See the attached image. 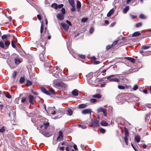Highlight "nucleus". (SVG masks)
Here are the masks:
<instances>
[{
    "mask_svg": "<svg viewBox=\"0 0 151 151\" xmlns=\"http://www.w3.org/2000/svg\"><path fill=\"white\" fill-rule=\"evenodd\" d=\"M49 125V122L44 123L42 127V129L40 130V133H41L45 136H50L53 132L54 127H50L48 130L47 127Z\"/></svg>",
    "mask_w": 151,
    "mask_h": 151,
    "instance_id": "nucleus-1",
    "label": "nucleus"
},
{
    "mask_svg": "<svg viewBox=\"0 0 151 151\" xmlns=\"http://www.w3.org/2000/svg\"><path fill=\"white\" fill-rule=\"evenodd\" d=\"M40 89L43 93L47 95H54L55 94V91L52 88L49 89L48 90L49 91L44 87H41Z\"/></svg>",
    "mask_w": 151,
    "mask_h": 151,
    "instance_id": "nucleus-2",
    "label": "nucleus"
},
{
    "mask_svg": "<svg viewBox=\"0 0 151 151\" xmlns=\"http://www.w3.org/2000/svg\"><path fill=\"white\" fill-rule=\"evenodd\" d=\"M62 13H58L57 15V18L59 20H62L64 19V14L65 13V9L64 8H62L61 10Z\"/></svg>",
    "mask_w": 151,
    "mask_h": 151,
    "instance_id": "nucleus-3",
    "label": "nucleus"
},
{
    "mask_svg": "<svg viewBox=\"0 0 151 151\" xmlns=\"http://www.w3.org/2000/svg\"><path fill=\"white\" fill-rule=\"evenodd\" d=\"M116 75H111L107 77V78L110 82H119L120 81V80L114 77L116 76Z\"/></svg>",
    "mask_w": 151,
    "mask_h": 151,
    "instance_id": "nucleus-4",
    "label": "nucleus"
},
{
    "mask_svg": "<svg viewBox=\"0 0 151 151\" xmlns=\"http://www.w3.org/2000/svg\"><path fill=\"white\" fill-rule=\"evenodd\" d=\"M99 125V121L96 119H92L90 123V126L93 127H95Z\"/></svg>",
    "mask_w": 151,
    "mask_h": 151,
    "instance_id": "nucleus-5",
    "label": "nucleus"
},
{
    "mask_svg": "<svg viewBox=\"0 0 151 151\" xmlns=\"http://www.w3.org/2000/svg\"><path fill=\"white\" fill-rule=\"evenodd\" d=\"M55 107H50L48 108V111H47V112L49 114H52L53 115L56 114L55 109Z\"/></svg>",
    "mask_w": 151,
    "mask_h": 151,
    "instance_id": "nucleus-6",
    "label": "nucleus"
},
{
    "mask_svg": "<svg viewBox=\"0 0 151 151\" xmlns=\"http://www.w3.org/2000/svg\"><path fill=\"white\" fill-rule=\"evenodd\" d=\"M67 151H70V149L73 147V143L68 140H67Z\"/></svg>",
    "mask_w": 151,
    "mask_h": 151,
    "instance_id": "nucleus-7",
    "label": "nucleus"
},
{
    "mask_svg": "<svg viewBox=\"0 0 151 151\" xmlns=\"http://www.w3.org/2000/svg\"><path fill=\"white\" fill-rule=\"evenodd\" d=\"M47 28L46 27H45V29L44 28L43 24H42L40 28V32L41 33V36H42L43 34L46 33Z\"/></svg>",
    "mask_w": 151,
    "mask_h": 151,
    "instance_id": "nucleus-8",
    "label": "nucleus"
},
{
    "mask_svg": "<svg viewBox=\"0 0 151 151\" xmlns=\"http://www.w3.org/2000/svg\"><path fill=\"white\" fill-rule=\"evenodd\" d=\"M55 81H54L53 82L54 84L57 86H60L63 88H64L65 87V85L63 82H60L55 83Z\"/></svg>",
    "mask_w": 151,
    "mask_h": 151,
    "instance_id": "nucleus-9",
    "label": "nucleus"
},
{
    "mask_svg": "<svg viewBox=\"0 0 151 151\" xmlns=\"http://www.w3.org/2000/svg\"><path fill=\"white\" fill-rule=\"evenodd\" d=\"M59 135L57 137V141H60L63 140V132L61 131H60L59 132Z\"/></svg>",
    "mask_w": 151,
    "mask_h": 151,
    "instance_id": "nucleus-10",
    "label": "nucleus"
},
{
    "mask_svg": "<svg viewBox=\"0 0 151 151\" xmlns=\"http://www.w3.org/2000/svg\"><path fill=\"white\" fill-rule=\"evenodd\" d=\"M14 60L15 64H19L22 62V59L19 57H17L15 58Z\"/></svg>",
    "mask_w": 151,
    "mask_h": 151,
    "instance_id": "nucleus-11",
    "label": "nucleus"
},
{
    "mask_svg": "<svg viewBox=\"0 0 151 151\" xmlns=\"http://www.w3.org/2000/svg\"><path fill=\"white\" fill-rule=\"evenodd\" d=\"M79 93H80V92L76 89L73 90L72 92V94L75 96H78Z\"/></svg>",
    "mask_w": 151,
    "mask_h": 151,
    "instance_id": "nucleus-12",
    "label": "nucleus"
},
{
    "mask_svg": "<svg viewBox=\"0 0 151 151\" xmlns=\"http://www.w3.org/2000/svg\"><path fill=\"white\" fill-rule=\"evenodd\" d=\"M82 113L83 114H91V110L90 109H85L83 110L82 111Z\"/></svg>",
    "mask_w": 151,
    "mask_h": 151,
    "instance_id": "nucleus-13",
    "label": "nucleus"
},
{
    "mask_svg": "<svg viewBox=\"0 0 151 151\" xmlns=\"http://www.w3.org/2000/svg\"><path fill=\"white\" fill-rule=\"evenodd\" d=\"M45 53V52H43L42 53H41L40 55V60L41 61H45L46 60H47V58L46 57L45 58L44 57V54Z\"/></svg>",
    "mask_w": 151,
    "mask_h": 151,
    "instance_id": "nucleus-14",
    "label": "nucleus"
},
{
    "mask_svg": "<svg viewBox=\"0 0 151 151\" xmlns=\"http://www.w3.org/2000/svg\"><path fill=\"white\" fill-rule=\"evenodd\" d=\"M114 9L113 8L111 9L109 12L107 14V17H110L111 15L113 14L114 13Z\"/></svg>",
    "mask_w": 151,
    "mask_h": 151,
    "instance_id": "nucleus-15",
    "label": "nucleus"
},
{
    "mask_svg": "<svg viewBox=\"0 0 151 151\" xmlns=\"http://www.w3.org/2000/svg\"><path fill=\"white\" fill-rule=\"evenodd\" d=\"M10 35L9 34L4 35L1 36V38L3 41L5 42V40L8 38V37H10Z\"/></svg>",
    "mask_w": 151,
    "mask_h": 151,
    "instance_id": "nucleus-16",
    "label": "nucleus"
},
{
    "mask_svg": "<svg viewBox=\"0 0 151 151\" xmlns=\"http://www.w3.org/2000/svg\"><path fill=\"white\" fill-rule=\"evenodd\" d=\"M29 102L33 104V101L34 100V96L31 95H29Z\"/></svg>",
    "mask_w": 151,
    "mask_h": 151,
    "instance_id": "nucleus-17",
    "label": "nucleus"
},
{
    "mask_svg": "<svg viewBox=\"0 0 151 151\" xmlns=\"http://www.w3.org/2000/svg\"><path fill=\"white\" fill-rule=\"evenodd\" d=\"M77 7L78 11H79L81 7V4L80 1H78L76 2Z\"/></svg>",
    "mask_w": 151,
    "mask_h": 151,
    "instance_id": "nucleus-18",
    "label": "nucleus"
},
{
    "mask_svg": "<svg viewBox=\"0 0 151 151\" xmlns=\"http://www.w3.org/2000/svg\"><path fill=\"white\" fill-rule=\"evenodd\" d=\"M99 101V99H91L90 100V101L91 103H95L98 102Z\"/></svg>",
    "mask_w": 151,
    "mask_h": 151,
    "instance_id": "nucleus-19",
    "label": "nucleus"
},
{
    "mask_svg": "<svg viewBox=\"0 0 151 151\" xmlns=\"http://www.w3.org/2000/svg\"><path fill=\"white\" fill-rule=\"evenodd\" d=\"M102 96L99 94H97L92 95V97L93 98H96L99 99L101 98Z\"/></svg>",
    "mask_w": 151,
    "mask_h": 151,
    "instance_id": "nucleus-20",
    "label": "nucleus"
},
{
    "mask_svg": "<svg viewBox=\"0 0 151 151\" xmlns=\"http://www.w3.org/2000/svg\"><path fill=\"white\" fill-rule=\"evenodd\" d=\"M50 63L48 61H47V60H46L44 63V66L46 67L50 66Z\"/></svg>",
    "mask_w": 151,
    "mask_h": 151,
    "instance_id": "nucleus-21",
    "label": "nucleus"
},
{
    "mask_svg": "<svg viewBox=\"0 0 151 151\" xmlns=\"http://www.w3.org/2000/svg\"><path fill=\"white\" fill-rule=\"evenodd\" d=\"M134 139L137 142H139L140 141V137L139 135H136Z\"/></svg>",
    "mask_w": 151,
    "mask_h": 151,
    "instance_id": "nucleus-22",
    "label": "nucleus"
},
{
    "mask_svg": "<svg viewBox=\"0 0 151 151\" xmlns=\"http://www.w3.org/2000/svg\"><path fill=\"white\" fill-rule=\"evenodd\" d=\"M125 58L127 60H129L132 62L134 63L135 62V59L134 58L129 57H126Z\"/></svg>",
    "mask_w": 151,
    "mask_h": 151,
    "instance_id": "nucleus-23",
    "label": "nucleus"
},
{
    "mask_svg": "<svg viewBox=\"0 0 151 151\" xmlns=\"http://www.w3.org/2000/svg\"><path fill=\"white\" fill-rule=\"evenodd\" d=\"M141 33L137 31L134 32L132 35V37H136L140 35Z\"/></svg>",
    "mask_w": 151,
    "mask_h": 151,
    "instance_id": "nucleus-24",
    "label": "nucleus"
},
{
    "mask_svg": "<svg viewBox=\"0 0 151 151\" xmlns=\"http://www.w3.org/2000/svg\"><path fill=\"white\" fill-rule=\"evenodd\" d=\"M87 106V105L86 104H81L79 105V108H86Z\"/></svg>",
    "mask_w": 151,
    "mask_h": 151,
    "instance_id": "nucleus-25",
    "label": "nucleus"
},
{
    "mask_svg": "<svg viewBox=\"0 0 151 151\" xmlns=\"http://www.w3.org/2000/svg\"><path fill=\"white\" fill-rule=\"evenodd\" d=\"M129 9V7L128 6H126L125 8L123 9V13H126L127 12Z\"/></svg>",
    "mask_w": 151,
    "mask_h": 151,
    "instance_id": "nucleus-26",
    "label": "nucleus"
},
{
    "mask_svg": "<svg viewBox=\"0 0 151 151\" xmlns=\"http://www.w3.org/2000/svg\"><path fill=\"white\" fill-rule=\"evenodd\" d=\"M6 129V128L5 127L3 126L0 128V132L3 133L5 131Z\"/></svg>",
    "mask_w": 151,
    "mask_h": 151,
    "instance_id": "nucleus-27",
    "label": "nucleus"
},
{
    "mask_svg": "<svg viewBox=\"0 0 151 151\" xmlns=\"http://www.w3.org/2000/svg\"><path fill=\"white\" fill-rule=\"evenodd\" d=\"M67 112L68 113V114L69 116H71L73 113V111L72 109H68L67 110Z\"/></svg>",
    "mask_w": 151,
    "mask_h": 151,
    "instance_id": "nucleus-28",
    "label": "nucleus"
},
{
    "mask_svg": "<svg viewBox=\"0 0 151 151\" xmlns=\"http://www.w3.org/2000/svg\"><path fill=\"white\" fill-rule=\"evenodd\" d=\"M101 124L102 126H106L107 125L108 123L106 122L103 120L101 121Z\"/></svg>",
    "mask_w": 151,
    "mask_h": 151,
    "instance_id": "nucleus-29",
    "label": "nucleus"
},
{
    "mask_svg": "<svg viewBox=\"0 0 151 151\" xmlns=\"http://www.w3.org/2000/svg\"><path fill=\"white\" fill-rule=\"evenodd\" d=\"M27 99L26 97H23L22 98L21 102L22 103H24L26 101Z\"/></svg>",
    "mask_w": 151,
    "mask_h": 151,
    "instance_id": "nucleus-30",
    "label": "nucleus"
},
{
    "mask_svg": "<svg viewBox=\"0 0 151 151\" xmlns=\"http://www.w3.org/2000/svg\"><path fill=\"white\" fill-rule=\"evenodd\" d=\"M70 6H72V7L70 9L71 11L72 12H74L75 11L76 9L75 7V4H73V5H71Z\"/></svg>",
    "mask_w": 151,
    "mask_h": 151,
    "instance_id": "nucleus-31",
    "label": "nucleus"
},
{
    "mask_svg": "<svg viewBox=\"0 0 151 151\" xmlns=\"http://www.w3.org/2000/svg\"><path fill=\"white\" fill-rule=\"evenodd\" d=\"M78 125L79 127H81L83 129H85L86 128V126L84 124H78Z\"/></svg>",
    "mask_w": 151,
    "mask_h": 151,
    "instance_id": "nucleus-32",
    "label": "nucleus"
},
{
    "mask_svg": "<svg viewBox=\"0 0 151 151\" xmlns=\"http://www.w3.org/2000/svg\"><path fill=\"white\" fill-rule=\"evenodd\" d=\"M32 82L29 80H27V81L26 85L28 86H30L32 85Z\"/></svg>",
    "mask_w": 151,
    "mask_h": 151,
    "instance_id": "nucleus-33",
    "label": "nucleus"
},
{
    "mask_svg": "<svg viewBox=\"0 0 151 151\" xmlns=\"http://www.w3.org/2000/svg\"><path fill=\"white\" fill-rule=\"evenodd\" d=\"M69 3L70 5H73L75 4V2L74 0H68Z\"/></svg>",
    "mask_w": 151,
    "mask_h": 151,
    "instance_id": "nucleus-34",
    "label": "nucleus"
},
{
    "mask_svg": "<svg viewBox=\"0 0 151 151\" xmlns=\"http://www.w3.org/2000/svg\"><path fill=\"white\" fill-rule=\"evenodd\" d=\"M25 81V78L24 77H21L19 79V82L20 83H23Z\"/></svg>",
    "mask_w": 151,
    "mask_h": 151,
    "instance_id": "nucleus-35",
    "label": "nucleus"
},
{
    "mask_svg": "<svg viewBox=\"0 0 151 151\" xmlns=\"http://www.w3.org/2000/svg\"><path fill=\"white\" fill-rule=\"evenodd\" d=\"M61 25L65 30L66 31V24L65 23H61Z\"/></svg>",
    "mask_w": 151,
    "mask_h": 151,
    "instance_id": "nucleus-36",
    "label": "nucleus"
},
{
    "mask_svg": "<svg viewBox=\"0 0 151 151\" xmlns=\"http://www.w3.org/2000/svg\"><path fill=\"white\" fill-rule=\"evenodd\" d=\"M139 18L142 19H145L146 18V17L142 14H141L139 15Z\"/></svg>",
    "mask_w": 151,
    "mask_h": 151,
    "instance_id": "nucleus-37",
    "label": "nucleus"
},
{
    "mask_svg": "<svg viewBox=\"0 0 151 151\" xmlns=\"http://www.w3.org/2000/svg\"><path fill=\"white\" fill-rule=\"evenodd\" d=\"M11 45L12 47L14 48H16V46L15 45V42L14 40H12L11 42Z\"/></svg>",
    "mask_w": 151,
    "mask_h": 151,
    "instance_id": "nucleus-38",
    "label": "nucleus"
},
{
    "mask_svg": "<svg viewBox=\"0 0 151 151\" xmlns=\"http://www.w3.org/2000/svg\"><path fill=\"white\" fill-rule=\"evenodd\" d=\"M87 20L88 18H83L82 19L81 21L82 23H85L87 22Z\"/></svg>",
    "mask_w": 151,
    "mask_h": 151,
    "instance_id": "nucleus-39",
    "label": "nucleus"
},
{
    "mask_svg": "<svg viewBox=\"0 0 151 151\" xmlns=\"http://www.w3.org/2000/svg\"><path fill=\"white\" fill-rule=\"evenodd\" d=\"M129 136V132L127 129L125 130L124 137H128Z\"/></svg>",
    "mask_w": 151,
    "mask_h": 151,
    "instance_id": "nucleus-40",
    "label": "nucleus"
},
{
    "mask_svg": "<svg viewBox=\"0 0 151 151\" xmlns=\"http://www.w3.org/2000/svg\"><path fill=\"white\" fill-rule=\"evenodd\" d=\"M51 6L52 7L57 9V4L56 3H53L51 4Z\"/></svg>",
    "mask_w": 151,
    "mask_h": 151,
    "instance_id": "nucleus-41",
    "label": "nucleus"
},
{
    "mask_svg": "<svg viewBox=\"0 0 151 151\" xmlns=\"http://www.w3.org/2000/svg\"><path fill=\"white\" fill-rule=\"evenodd\" d=\"M128 137H124V140L126 143V144L127 145H128Z\"/></svg>",
    "mask_w": 151,
    "mask_h": 151,
    "instance_id": "nucleus-42",
    "label": "nucleus"
},
{
    "mask_svg": "<svg viewBox=\"0 0 151 151\" xmlns=\"http://www.w3.org/2000/svg\"><path fill=\"white\" fill-rule=\"evenodd\" d=\"M63 6V4H57V9L58 8H62Z\"/></svg>",
    "mask_w": 151,
    "mask_h": 151,
    "instance_id": "nucleus-43",
    "label": "nucleus"
},
{
    "mask_svg": "<svg viewBox=\"0 0 151 151\" xmlns=\"http://www.w3.org/2000/svg\"><path fill=\"white\" fill-rule=\"evenodd\" d=\"M150 47L146 46V45H143L142 46V48L144 49H147Z\"/></svg>",
    "mask_w": 151,
    "mask_h": 151,
    "instance_id": "nucleus-44",
    "label": "nucleus"
},
{
    "mask_svg": "<svg viewBox=\"0 0 151 151\" xmlns=\"http://www.w3.org/2000/svg\"><path fill=\"white\" fill-rule=\"evenodd\" d=\"M0 47L2 48L4 47V45L3 42L0 41Z\"/></svg>",
    "mask_w": 151,
    "mask_h": 151,
    "instance_id": "nucleus-45",
    "label": "nucleus"
},
{
    "mask_svg": "<svg viewBox=\"0 0 151 151\" xmlns=\"http://www.w3.org/2000/svg\"><path fill=\"white\" fill-rule=\"evenodd\" d=\"M6 97L10 99L11 98V96L9 93H7L5 95Z\"/></svg>",
    "mask_w": 151,
    "mask_h": 151,
    "instance_id": "nucleus-46",
    "label": "nucleus"
},
{
    "mask_svg": "<svg viewBox=\"0 0 151 151\" xmlns=\"http://www.w3.org/2000/svg\"><path fill=\"white\" fill-rule=\"evenodd\" d=\"M142 23H137L136 25V27H141L142 25Z\"/></svg>",
    "mask_w": 151,
    "mask_h": 151,
    "instance_id": "nucleus-47",
    "label": "nucleus"
},
{
    "mask_svg": "<svg viewBox=\"0 0 151 151\" xmlns=\"http://www.w3.org/2000/svg\"><path fill=\"white\" fill-rule=\"evenodd\" d=\"M118 88L121 89H124L125 88V87L122 85H119L118 86Z\"/></svg>",
    "mask_w": 151,
    "mask_h": 151,
    "instance_id": "nucleus-48",
    "label": "nucleus"
},
{
    "mask_svg": "<svg viewBox=\"0 0 151 151\" xmlns=\"http://www.w3.org/2000/svg\"><path fill=\"white\" fill-rule=\"evenodd\" d=\"M130 16L131 18L132 19L136 18L137 17V16L133 15L131 14H130Z\"/></svg>",
    "mask_w": 151,
    "mask_h": 151,
    "instance_id": "nucleus-49",
    "label": "nucleus"
},
{
    "mask_svg": "<svg viewBox=\"0 0 151 151\" xmlns=\"http://www.w3.org/2000/svg\"><path fill=\"white\" fill-rule=\"evenodd\" d=\"M113 47L112 45H108L106 47V49L107 50H108L111 48Z\"/></svg>",
    "mask_w": 151,
    "mask_h": 151,
    "instance_id": "nucleus-50",
    "label": "nucleus"
},
{
    "mask_svg": "<svg viewBox=\"0 0 151 151\" xmlns=\"http://www.w3.org/2000/svg\"><path fill=\"white\" fill-rule=\"evenodd\" d=\"M17 72L16 71H14L12 75V77L13 78H14L16 76V75H17Z\"/></svg>",
    "mask_w": 151,
    "mask_h": 151,
    "instance_id": "nucleus-51",
    "label": "nucleus"
},
{
    "mask_svg": "<svg viewBox=\"0 0 151 151\" xmlns=\"http://www.w3.org/2000/svg\"><path fill=\"white\" fill-rule=\"evenodd\" d=\"M104 109V108L102 107H100L98 109V111L99 112H102V111H103Z\"/></svg>",
    "mask_w": 151,
    "mask_h": 151,
    "instance_id": "nucleus-52",
    "label": "nucleus"
},
{
    "mask_svg": "<svg viewBox=\"0 0 151 151\" xmlns=\"http://www.w3.org/2000/svg\"><path fill=\"white\" fill-rule=\"evenodd\" d=\"M4 42L5 45L7 47L9 46L10 44L9 42L8 41H5Z\"/></svg>",
    "mask_w": 151,
    "mask_h": 151,
    "instance_id": "nucleus-53",
    "label": "nucleus"
},
{
    "mask_svg": "<svg viewBox=\"0 0 151 151\" xmlns=\"http://www.w3.org/2000/svg\"><path fill=\"white\" fill-rule=\"evenodd\" d=\"M100 132H101L102 133H104L105 132V130L104 129L102 128H101L100 129Z\"/></svg>",
    "mask_w": 151,
    "mask_h": 151,
    "instance_id": "nucleus-54",
    "label": "nucleus"
},
{
    "mask_svg": "<svg viewBox=\"0 0 151 151\" xmlns=\"http://www.w3.org/2000/svg\"><path fill=\"white\" fill-rule=\"evenodd\" d=\"M138 88V86L137 85H135L133 88V89L134 91H136Z\"/></svg>",
    "mask_w": 151,
    "mask_h": 151,
    "instance_id": "nucleus-55",
    "label": "nucleus"
},
{
    "mask_svg": "<svg viewBox=\"0 0 151 151\" xmlns=\"http://www.w3.org/2000/svg\"><path fill=\"white\" fill-rule=\"evenodd\" d=\"M96 58L94 56H92L91 58V59L92 61H95Z\"/></svg>",
    "mask_w": 151,
    "mask_h": 151,
    "instance_id": "nucleus-56",
    "label": "nucleus"
},
{
    "mask_svg": "<svg viewBox=\"0 0 151 151\" xmlns=\"http://www.w3.org/2000/svg\"><path fill=\"white\" fill-rule=\"evenodd\" d=\"M118 42V41H116L113 42V44H112L113 47Z\"/></svg>",
    "mask_w": 151,
    "mask_h": 151,
    "instance_id": "nucleus-57",
    "label": "nucleus"
},
{
    "mask_svg": "<svg viewBox=\"0 0 151 151\" xmlns=\"http://www.w3.org/2000/svg\"><path fill=\"white\" fill-rule=\"evenodd\" d=\"M78 56L80 57L82 59H84L85 57V56L84 55H79Z\"/></svg>",
    "mask_w": 151,
    "mask_h": 151,
    "instance_id": "nucleus-58",
    "label": "nucleus"
},
{
    "mask_svg": "<svg viewBox=\"0 0 151 151\" xmlns=\"http://www.w3.org/2000/svg\"><path fill=\"white\" fill-rule=\"evenodd\" d=\"M93 64H98L100 63V62L99 61H93Z\"/></svg>",
    "mask_w": 151,
    "mask_h": 151,
    "instance_id": "nucleus-59",
    "label": "nucleus"
},
{
    "mask_svg": "<svg viewBox=\"0 0 151 151\" xmlns=\"http://www.w3.org/2000/svg\"><path fill=\"white\" fill-rule=\"evenodd\" d=\"M37 17L38 19L40 20L41 19V16L40 14L37 15Z\"/></svg>",
    "mask_w": 151,
    "mask_h": 151,
    "instance_id": "nucleus-60",
    "label": "nucleus"
},
{
    "mask_svg": "<svg viewBox=\"0 0 151 151\" xmlns=\"http://www.w3.org/2000/svg\"><path fill=\"white\" fill-rule=\"evenodd\" d=\"M93 31V29L92 28L90 29L89 32L90 33H92Z\"/></svg>",
    "mask_w": 151,
    "mask_h": 151,
    "instance_id": "nucleus-61",
    "label": "nucleus"
},
{
    "mask_svg": "<svg viewBox=\"0 0 151 151\" xmlns=\"http://www.w3.org/2000/svg\"><path fill=\"white\" fill-rule=\"evenodd\" d=\"M103 112V114H105V113H107V110L106 109H104L102 111Z\"/></svg>",
    "mask_w": 151,
    "mask_h": 151,
    "instance_id": "nucleus-62",
    "label": "nucleus"
},
{
    "mask_svg": "<svg viewBox=\"0 0 151 151\" xmlns=\"http://www.w3.org/2000/svg\"><path fill=\"white\" fill-rule=\"evenodd\" d=\"M60 150L61 151H63L65 150V147H60Z\"/></svg>",
    "mask_w": 151,
    "mask_h": 151,
    "instance_id": "nucleus-63",
    "label": "nucleus"
},
{
    "mask_svg": "<svg viewBox=\"0 0 151 151\" xmlns=\"http://www.w3.org/2000/svg\"><path fill=\"white\" fill-rule=\"evenodd\" d=\"M67 24H68L70 26L71 25V23L70 21H68V20H67Z\"/></svg>",
    "mask_w": 151,
    "mask_h": 151,
    "instance_id": "nucleus-64",
    "label": "nucleus"
}]
</instances>
